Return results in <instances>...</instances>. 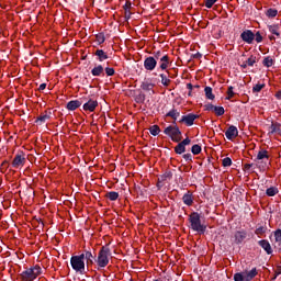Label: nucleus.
<instances>
[{"label": "nucleus", "mask_w": 281, "mask_h": 281, "mask_svg": "<svg viewBox=\"0 0 281 281\" xmlns=\"http://www.w3.org/2000/svg\"><path fill=\"white\" fill-rule=\"evenodd\" d=\"M182 157L186 161H192V154H184Z\"/></svg>", "instance_id": "nucleus-53"}, {"label": "nucleus", "mask_w": 281, "mask_h": 281, "mask_svg": "<svg viewBox=\"0 0 281 281\" xmlns=\"http://www.w3.org/2000/svg\"><path fill=\"white\" fill-rule=\"evenodd\" d=\"M204 92H205L206 100H214V98H216V95H214V93L212 92V87L210 86H206L204 88Z\"/></svg>", "instance_id": "nucleus-29"}, {"label": "nucleus", "mask_w": 281, "mask_h": 281, "mask_svg": "<svg viewBox=\"0 0 281 281\" xmlns=\"http://www.w3.org/2000/svg\"><path fill=\"white\" fill-rule=\"evenodd\" d=\"M164 182H159V178H158V182H157V188L159 189V190H161V188H164V184H162Z\"/></svg>", "instance_id": "nucleus-59"}, {"label": "nucleus", "mask_w": 281, "mask_h": 281, "mask_svg": "<svg viewBox=\"0 0 281 281\" xmlns=\"http://www.w3.org/2000/svg\"><path fill=\"white\" fill-rule=\"evenodd\" d=\"M263 67H273V58L271 56H267L262 60Z\"/></svg>", "instance_id": "nucleus-34"}, {"label": "nucleus", "mask_w": 281, "mask_h": 281, "mask_svg": "<svg viewBox=\"0 0 281 281\" xmlns=\"http://www.w3.org/2000/svg\"><path fill=\"white\" fill-rule=\"evenodd\" d=\"M268 32H270V34H273L274 36H277L278 38H280L281 36V24H268Z\"/></svg>", "instance_id": "nucleus-14"}, {"label": "nucleus", "mask_w": 281, "mask_h": 281, "mask_svg": "<svg viewBox=\"0 0 281 281\" xmlns=\"http://www.w3.org/2000/svg\"><path fill=\"white\" fill-rule=\"evenodd\" d=\"M49 117H52V112L45 111L44 114H41L40 116H37V119L35 120V124H40L41 126L42 124H45V122H47Z\"/></svg>", "instance_id": "nucleus-21"}, {"label": "nucleus", "mask_w": 281, "mask_h": 281, "mask_svg": "<svg viewBox=\"0 0 281 281\" xmlns=\"http://www.w3.org/2000/svg\"><path fill=\"white\" fill-rule=\"evenodd\" d=\"M235 93H234V88L232 86L228 87L227 90V97L226 100H231L232 98H234Z\"/></svg>", "instance_id": "nucleus-43"}, {"label": "nucleus", "mask_w": 281, "mask_h": 281, "mask_svg": "<svg viewBox=\"0 0 281 281\" xmlns=\"http://www.w3.org/2000/svg\"><path fill=\"white\" fill-rule=\"evenodd\" d=\"M280 190L278 189V187H270L266 190L267 196H276V194H278Z\"/></svg>", "instance_id": "nucleus-30"}, {"label": "nucleus", "mask_w": 281, "mask_h": 281, "mask_svg": "<svg viewBox=\"0 0 281 281\" xmlns=\"http://www.w3.org/2000/svg\"><path fill=\"white\" fill-rule=\"evenodd\" d=\"M258 245L262 247L268 256H271V254H273V248H271V244L269 243V240L261 239L258 241Z\"/></svg>", "instance_id": "nucleus-15"}, {"label": "nucleus", "mask_w": 281, "mask_h": 281, "mask_svg": "<svg viewBox=\"0 0 281 281\" xmlns=\"http://www.w3.org/2000/svg\"><path fill=\"white\" fill-rule=\"evenodd\" d=\"M269 41H276V36L270 35V36H269Z\"/></svg>", "instance_id": "nucleus-63"}, {"label": "nucleus", "mask_w": 281, "mask_h": 281, "mask_svg": "<svg viewBox=\"0 0 281 281\" xmlns=\"http://www.w3.org/2000/svg\"><path fill=\"white\" fill-rule=\"evenodd\" d=\"M194 120H199V115L194 113H189L187 115H183L179 122L180 124H186V126H193Z\"/></svg>", "instance_id": "nucleus-9"}, {"label": "nucleus", "mask_w": 281, "mask_h": 281, "mask_svg": "<svg viewBox=\"0 0 281 281\" xmlns=\"http://www.w3.org/2000/svg\"><path fill=\"white\" fill-rule=\"evenodd\" d=\"M145 101H146V94L139 93V94L136 97V102H137V103H144Z\"/></svg>", "instance_id": "nucleus-44"}, {"label": "nucleus", "mask_w": 281, "mask_h": 281, "mask_svg": "<svg viewBox=\"0 0 281 281\" xmlns=\"http://www.w3.org/2000/svg\"><path fill=\"white\" fill-rule=\"evenodd\" d=\"M269 135H281V124L278 122H272L270 125Z\"/></svg>", "instance_id": "nucleus-17"}, {"label": "nucleus", "mask_w": 281, "mask_h": 281, "mask_svg": "<svg viewBox=\"0 0 281 281\" xmlns=\"http://www.w3.org/2000/svg\"><path fill=\"white\" fill-rule=\"evenodd\" d=\"M265 83H257L252 87V93H260L265 89Z\"/></svg>", "instance_id": "nucleus-36"}, {"label": "nucleus", "mask_w": 281, "mask_h": 281, "mask_svg": "<svg viewBox=\"0 0 281 281\" xmlns=\"http://www.w3.org/2000/svg\"><path fill=\"white\" fill-rule=\"evenodd\" d=\"M222 166H223L224 168H229V166H232V158H229V157L224 158V159L222 160Z\"/></svg>", "instance_id": "nucleus-42"}, {"label": "nucleus", "mask_w": 281, "mask_h": 281, "mask_svg": "<svg viewBox=\"0 0 281 281\" xmlns=\"http://www.w3.org/2000/svg\"><path fill=\"white\" fill-rule=\"evenodd\" d=\"M266 16H268V19H276L278 16V9H268L266 11Z\"/></svg>", "instance_id": "nucleus-32"}, {"label": "nucleus", "mask_w": 281, "mask_h": 281, "mask_svg": "<svg viewBox=\"0 0 281 281\" xmlns=\"http://www.w3.org/2000/svg\"><path fill=\"white\" fill-rule=\"evenodd\" d=\"M246 274H248V278L252 280L258 276V270L256 268H252L250 271L246 272Z\"/></svg>", "instance_id": "nucleus-41"}, {"label": "nucleus", "mask_w": 281, "mask_h": 281, "mask_svg": "<svg viewBox=\"0 0 281 281\" xmlns=\"http://www.w3.org/2000/svg\"><path fill=\"white\" fill-rule=\"evenodd\" d=\"M158 178H159V183L170 181V180H172V171L167 170L162 175H160Z\"/></svg>", "instance_id": "nucleus-25"}, {"label": "nucleus", "mask_w": 281, "mask_h": 281, "mask_svg": "<svg viewBox=\"0 0 281 281\" xmlns=\"http://www.w3.org/2000/svg\"><path fill=\"white\" fill-rule=\"evenodd\" d=\"M94 56L98 57L99 63H104V60H109V55L103 49H97Z\"/></svg>", "instance_id": "nucleus-22"}, {"label": "nucleus", "mask_w": 281, "mask_h": 281, "mask_svg": "<svg viewBox=\"0 0 281 281\" xmlns=\"http://www.w3.org/2000/svg\"><path fill=\"white\" fill-rule=\"evenodd\" d=\"M216 105L212 104V103H207L204 105V110L205 111H214Z\"/></svg>", "instance_id": "nucleus-50"}, {"label": "nucleus", "mask_w": 281, "mask_h": 281, "mask_svg": "<svg viewBox=\"0 0 281 281\" xmlns=\"http://www.w3.org/2000/svg\"><path fill=\"white\" fill-rule=\"evenodd\" d=\"M255 41H256V43H262V34H260V31H258L255 34Z\"/></svg>", "instance_id": "nucleus-47"}, {"label": "nucleus", "mask_w": 281, "mask_h": 281, "mask_svg": "<svg viewBox=\"0 0 281 281\" xmlns=\"http://www.w3.org/2000/svg\"><path fill=\"white\" fill-rule=\"evenodd\" d=\"M190 229L192 232H196L200 235L205 234L207 226L201 223V214L199 212H192L189 215Z\"/></svg>", "instance_id": "nucleus-2"}, {"label": "nucleus", "mask_w": 281, "mask_h": 281, "mask_svg": "<svg viewBox=\"0 0 281 281\" xmlns=\"http://www.w3.org/2000/svg\"><path fill=\"white\" fill-rule=\"evenodd\" d=\"M43 273V269L41 266L36 265L31 268H26L24 271L20 273V278L22 281H34Z\"/></svg>", "instance_id": "nucleus-3"}, {"label": "nucleus", "mask_w": 281, "mask_h": 281, "mask_svg": "<svg viewBox=\"0 0 281 281\" xmlns=\"http://www.w3.org/2000/svg\"><path fill=\"white\" fill-rule=\"evenodd\" d=\"M235 281H245L243 272H237L234 274Z\"/></svg>", "instance_id": "nucleus-45"}, {"label": "nucleus", "mask_w": 281, "mask_h": 281, "mask_svg": "<svg viewBox=\"0 0 281 281\" xmlns=\"http://www.w3.org/2000/svg\"><path fill=\"white\" fill-rule=\"evenodd\" d=\"M149 133L154 137H157V135H159V133H161V128H159V125H153L149 127Z\"/></svg>", "instance_id": "nucleus-33"}, {"label": "nucleus", "mask_w": 281, "mask_h": 281, "mask_svg": "<svg viewBox=\"0 0 281 281\" xmlns=\"http://www.w3.org/2000/svg\"><path fill=\"white\" fill-rule=\"evenodd\" d=\"M201 150L202 148H201V145L199 144H195L191 147L192 155H201Z\"/></svg>", "instance_id": "nucleus-37"}, {"label": "nucleus", "mask_w": 281, "mask_h": 281, "mask_svg": "<svg viewBox=\"0 0 281 281\" xmlns=\"http://www.w3.org/2000/svg\"><path fill=\"white\" fill-rule=\"evenodd\" d=\"M70 265L76 273H80V276H85L87 273L85 267V255H77L70 258Z\"/></svg>", "instance_id": "nucleus-5"}, {"label": "nucleus", "mask_w": 281, "mask_h": 281, "mask_svg": "<svg viewBox=\"0 0 281 281\" xmlns=\"http://www.w3.org/2000/svg\"><path fill=\"white\" fill-rule=\"evenodd\" d=\"M278 276H280V274H278V271H276V274H274V277L272 278V280H277Z\"/></svg>", "instance_id": "nucleus-64"}, {"label": "nucleus", "mask_w": 281, "mask_h": 281, "mask_svg": "<svg viewBox=\"0 0 281 281\" xmlns=\"http://www.w3.org/2000/svg\"><path fill=\"white\" fill-rule=\"evenodd\" d=\"M240 38L241 41H244V43L251 45V43H254L256 38V34H254L251 30H245L244 32H241Z\"/></svg>", "instance_id": "nucleus-10"}, {"label": "nucleus", "mask_w": 281, "mask_h": 281, "mask_svg": "<svg viewBox=\"0 0 281 281\" xmlns=\"http://www.w3.org/2000/svg\"><path fill=\"white\" fill-rule=\"evenodd\" d=\"M165 135H168L173 142H181V130L177 125H169L164 130Z\"/></svg>", "instance_id": "nucleus-7"}, {"label": "nucleus", "mask_w": 281, "mask_h": 281, "mask_svg": "<svg viewBox=\"0 0 281 281\" xmlns=\"http://www.w3.org/2000/svg\"><path fill=\"white\" fill-rule=\"evenodd\" d=\"M255 63H257V58L254 55H250V58L246 60V65H248V67H254Z\"/></svg>", "instance_id": "nucleus-39"}, {"label": "nucleus", "mask_w": 281, "mask_h": 281, "mask_svg": "<svg viewBox=\"0 0 281 281\" xmlns=\"http://www.w3.org/2000/svg\"><path fill=\"white\" fill-rule=\"evenodd\" d=\"M252 167H254V164H246V165H244V168L246 170H251Z\"/></svg>", "instance_id": "nucleus-57"}, {"label": "nucleus", "mask_w": 281, "mask_h": 281, "mask_svg": "<svg viewBox=\"0 0 281 281\" xmlns=\"http://www.w3.org/2000/svg\"><path fill=\"white\" fill-rule=\"evenodd\" d=\"M181 115V112L177 109H171L167 114L166 117H171L173 120V124H177V119Z\"/></svg>", "instance_id": "nucleus-24"}, {"label": "nucleus", "mask_w": 281, "mask_h": 281, "mask_svg": "<svg viewBox=\"0 0 281 281\" xmlns=\"http://www.w3.org/2000/svg\"><path fill=\"white\" fill-rule=\"evenodd\" d=\"M159 78H161V85L162 87H170V82H172L170 80V71L166 70V74H160Z\"/></svg>", "instance_id": "nucleus-19"}, {"label": "nucleus", "mask_w": 281, "mask_h": 281, "mask_svg": "<svg viewBox=\"0 0 281 281\" xmlns=\"http://www.w3.org/2000/svg\"><path fill=\"white\" fill-rule=\"evenodd\" d=\"M246 238H247V231H245V229L236 231L234 234L235 245H243V243H245Z\"/></svg>", "instance_id": "nucleus-12"}, {"label": "nucleus", "mask_w": 281, "mask_h": 281, "mask_svg": "<svg viewBox=\"0 0 281 281\" xmlns=\"http://www.w3.org/2000/svg\"><path fill=\"white\" fill-rule=\"evenodd\" d=\"M95 109H98V102L95 100L90 99L83 104V111H89L90 113H93Z\"/></svg>", "instance_id": "nucleus-16"}, {"label": "nucleus", "mask_w": 281, "mask_h": 281, "mask_svg": "<svg viewBox=\"0 0 281 281\" xmlns=\"http://www.w3.org/2000/svg\"><path fill=\"white\" fill-rule=\"evenodd\" d=\"M20 166H25V153L23 151H19L12 161L13 168H20Z\"/></svg>", "instance_id": "nucleus-11"}, {"label": "nucleus", "mask_w": 281, "mask_h": 281, "mask_svg": "<svg viewBox=\"0 0 281 281\" xmlns=\"http://www.w3.org/2000/svg\"><path fill=\"white\" fill-rule=\"evenodd\" d=\"M176 155H183L186 153V147L181 142H178V145L175 147Z\"/></svg>", "instance_id": "nucleus-31"}, {"label": "nucleus", "mask_w": 281, "mask_h": 281, "mask_svg": "<svg viewBox=\"0 0 281 281\" xmlns=\"http://www.w3.org/2000/svg\"><path fill=\"white\" fill-rule=\"evenodd\" d=\"M111 248L109 246H102L97 256V265L100 269H104L109 265V258H111Z\"/></svg>", "instance_id": "nucleus-4"}, {"label": "nucleus", "mask_w": 281, "mask_h": 281, "mask_svg": "<svg viewBox=\"0 0 281 281\" xmlns=\"http://www.w3.org/2000/svg\"><path fill=\"white\" fill-rule=\"evenodd\" d=\"M243 276H244V281H251V277H249L247 272H244Z\"/></svg>", "instance_id": "nucleus-56"}, {"label": "nucleus", "mask_w": 281, "mask_h": 281, "mask_svg": "<svg viewBox=\"0 0 281 281\" xmlns=\"http://www.w3.org/2000/svg\"><path fill=\"white\" fill-rule=\"evenodd\" d=\"M47 89V83H41L38 87V91H45Z\"/></svg>", "instance_id": "nucleus-55"}, {"label": "nucleus", "mask_w": 281, "mask_h": 281, "mask_svg": "<svg viewBox=\"0 0 281 281\" xmlns=\"http://www.w3.org/2000/svg\"><path fill=\"white\" fill-rule=\"evenodd\" d=\"M226 138L232 140L238 137V127L231 125L227 131L225 132Z\"/></svg>", "instance_id": "nucleus-13"}, {"label": "nucleus", "mask_w": 281, "mask_h": 281, "mask_svg": "<svg viewBox=\"0 0 281 281\" xmlns=\"http://www.w3.org/2000/svg\"><path fill=\"white\" fill-rule=\"evenodd\" d=\"M95 38H97V43H99V45H102V43H104L106 41V37H104V33L97 34Z\"/></svg>", "instance_id": "nucleus-38"}, {"label": "nucleus", "mask_w": 281, "mask_h": 281, "mask_svg": "<svg viewBox=\"0 0 281 281\" xmlns=\"http://www.w3.org/2000/svg\"><path fill=\"white\" fill-rule=\"evenodd\" d=\"M159 60L158 71H166L170 66V56L161 50L154 52L153 56L145 57L144 69L146 71H155L157 61Z\"/></svg>", "instance_id": "nucleus-1"}, {"label": "nucleus", "mask_w": 281, "mask_h": 281, "mask_svg": "<svg viewBox=\"0 0 281 281\" xmlns=\"http://www.w3.org/2000/svg\"><path fill=\"white\" fill-rule=\"evenodd\" d=\"M80 106H82V101L72 100L67 103L66 109L68 111H76V109H80Z\"/></svg>", "instance_id": "nucleus-20"}, {"label": "nucleus", "mask_w": 281, "mask_h": 281, "mask_svg": "<svg viewBox=\"0 0 281 281\" xmlns=\"http://www.w3.org/2000/svg\"><path fill=\"white\" fill-rule=\"evenodd\" d=\"M240 67H241V69H247V67H249V66H248L247 61H244V63L240 65Z\"/></svg>", "instance_id": "nucleus-58"}, {"label": "nucleus", "mask_w": 281, "mask_h": 281, "mask_svg": "<svg viewBox=\"0 0 281 281\" xmlns=\"http://www.w3.org/2000/svg\"><path fill=\"white\" fill-rule=\"evenodd\" d=\"M213 112L215 115H217V117H221V115H225V108L215 105Z\"/></svg>", "instance_id": "nucleus-35"}, {"label": "nucleus", "mask_w": 281, "mask_h": 281, "mask_svg": "<svg viewBox=\"0 0 281 281\" xmlns=\"http://www.w3.org/2000/svg\"><path fill=\"white\" fill-rule=\"evenodd\" d=\"M182 202L184 203V205H188V207L192 206V204L194 203V198L192 196L191 191H188L183 194Z\"/></svg>", "instance_id": "nucleus-18"}, {"label": "nucleus", "mask_w": 281, "mask_h": 281, "mask_svg": "<svg viewBox=\"0 0 281 281\" xmlns=\"http://www.w3.org/2000/svg\"><path fill=\"white\" fill-rule=\"evenodd\" d=\"M256 164H259V168L263 170L271 166V161H269V151L267 149H260L255 158Z\"/></svg>", "instance_id": "nucleus-6"}, {"label": "nucleus", "mask_w": 281, "mask_h": 281, "mask_svg": "<svg viewBox=\"0 0 281 281\" xmlns=\"http://www.w3.org/2000/svg\"><path fill=\"white\" fill-rule=\"evenodd\" d=\"M274 237H276L277 243H281V229H277L274 232Z\"/></svg>", "instance_id": "nucleus-48"}, {"label": "nucleus", "mask_w": 281, "mask_h": 281, "mask_svg": "<svg viewBox=\"0 0 281 281\" xmlns=\"http://www.w3.org/2000/svg\"><path fill=\"white\" fill-rule=\"evenodd\" d=\"M105 199H109V201H117V199H120V193L115 191H110L105 194Z\"/></svg>", "instance_id": "nucleus-28"}, {"label": "nucleus", "mask_w": 281, "mask_h": 281, "mask_svg": "<svg viewBox=\"0 0 281 281\" xmlns=\"http://www.w3.org/2000/svg\"><path fill=\"white\" fill-rule=\"evenodd\" d=\"M80 256H83V261L86 260L87 267H91L97 260L95 251L91 252V250H83Z\"/></svg>", "instance_id": "nucleus-8"}, {"label": "nucleus", "mask_w": 281, "mask_h": 281, "mask_svg": "<svg viewBox=\"0 0 281 281\" xmlns=\"http://www.w3.org/2000/svg\"><path fill=\"white\" fill-rule=\"evenodd\" d=\"M106 76H115V69L111 67L105 68Z\"/></svg>", "instance_id": "nucleus-46"}, {"label": "nucleus", "mask_w": 281, "mask_h": 281, "mask_svg": "<svg viewBox=\"0 0 281 281\" xmlns=\"http://www.w3.org/2000/svg\"><path fill=\"white\" fill-rule=\"evenodd\" d=\"M266 232H267V227H265V226H259V227L256 228L255 234H256L257 236H262V234H265Z\"/></svg>", "instance_id": "nucleus-40"}, {"label": "nucleus", "mask_w": 281, "mask_h": 281, "mask_svg": "<svg viewBox=\"0 0 281 281\" xmlns=\"http://www.w3.org/2000/svg\"><path fill=\"white\" fill-rule=\"evenodd\" d=\"M216 1L218 0H206L205 1V8H212L214 5V3H216Z\"/></svg>", "instance_id": "nucleus-49"}, {"label": "nucleus", "mask_w": 281, "mask_h": 281, "mask_svg": "<svg viewBox=\"0 0 281 281\" xmlns=\"http://www.w3.org/2000/svg\"><path fill=\"white\" fill-rule=\"evenodd\" d=\"M187 89H189V91H192V89H194V86H192V83H187Z\"/></svg>", "instance_id": "nucleus-61"}, {"label": "nucleus", "mask_w": 281, "mask_h": 281, "mask_svg": "<svg viewBox=\"0 0 281 281\" xmlns=\"http://www.w3.org/2000/svg\"><path fill=\"white\" fill-rule=\"evenodd\" d=\"M140 89H143V91H153L155 83L150 82V79H147L140 83Z\"/></svg>", "instance_id": "nucleus-23"}, {"label": "nucleus", "mask_w": 281, "mask_h": 281, "mask_svg": "<svg viewBox=\"0 0 281 281\" xmlns=\"http://www.w3.org/2000/svg\"><path fill=\"white\" fill-rule=\"evenodd\" d=\"M131 5H132L131 0H127L125 2L124 7H123L124 11H125V19H126V21H128V19H131V14H133L131 12Z\"/></svg>", "instance_id": "nucleus-27"}, {"label": "nucleus", "mask_w": 281, "mask_h": 281, "mask_svg": "<svg viewBox=\"0 0 281 281\" xmlns=\"http://www.w3.org/2000/svg\"><path fill=\"white\" fill-rule=\"evenodd\" d=\"M277 276H281V266L277 268Z\"/></svg>", "instance_id": "nucleus-62"}, {"label": "nucleus", "mask_w": 281, "mask_h": 281, "mask_svg": "<svg viewBox=\"0 0 281 281\" xmlns=\"http://www.w3.org/2000/svg\"><path fill=\"white\" fill-rule=\"evenodd\" d=\"M135 190L140 196H144V192H146V189H142V187H135Z\"/></svg>", "instance_id": "nucleus-52"}, {"label": "nucleus", "mask_w": 281, "mask_h": 281, "mask_svg": "<svg viewBox=\"0 0 281 281\" xmlns=\"http://www.w3.org/2000/svg\"><path fill=\"white\" fill-rule=\"evenodd\" d=\"M192 58H195L196 60H200V58H203V54L195 53V54L192 55Z\"/></svg>", "instance_id": "nucleus-54"}, {"label": "nucleus", "mask_w": 281, "mask_h": 281, "mask_svg": "<svg viewBox=\"0 0 281 281\" xmlns=\"http://www.w3.org/2000/svg\"><path fill=\"white\" fill-rule=\"evenodd\" d=\"M92 76H104V67L102 65H98L91 70Z\"/></svg>", "instance_id": "nucleus-26"}, {"label": "nucleus", "mask_w": 281, "mask_h": 281, "mask_svg": "<svg viewBox=\"0 0 281 281\" xmlns=\"http://www.w3.org/2000/svg\"><path fill=\"white\" fill-rule=\"evenodd\" d=\"M276 98H277V100H281V90H279V91L276 93Z\"/></svg>", "instance_id": "nucleus-60"}, {"label": "nucleus", "mask_w": 281, "mask_h": 281, "mask_svg": "<svg viewBox=\"0 0 281 281\" xmlns=\"http://www.w3.org/2000/svg\"><path fill=\"white\" fill-rule=\"evenodd\" d=\"M184 147L190 146L192 144V140L190 137L184 138L182 142H180Z\"/></svg>", "instance_id": "nucleus-51"}]
</instances>
